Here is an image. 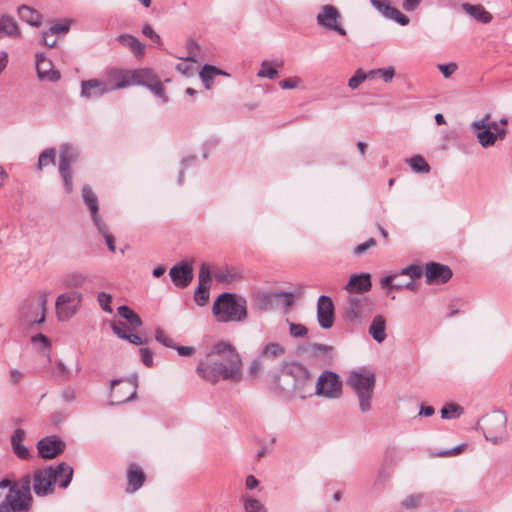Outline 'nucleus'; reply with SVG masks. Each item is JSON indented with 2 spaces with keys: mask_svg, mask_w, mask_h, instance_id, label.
I'll return each instance as SVG.
<instances>
[{
  "mask_svg": "<svg viewBox=\"0 0 512 512\" xmlns=\"http://www.w3.org/2000/svg\"><path fill=\"white\" fill-rule=\"evenodd\" d=\"M196 373L211 384L220 380L238 382L242 379L241 356L229 342L218 341L199 360Z\"/></svg>",
  "mask_w": 512,
  "mask_h": 512,
  "instance_id": "1",
  "label": "nucleus"
},
{
  "mask_svg": "<svg viewBox=\"0 0 512 512\" xmlns=\"http://www.w3.org/2000/svg\"><path fill=\"white\" fill-rule=\"evenodd\" d=\"M313 377L309 369L298 362L287 364L282 369V375L275 381L279 389L292 393L301 399L314 394L312 388Z\"/></svg>",
  "mask_w": 512,
  "mask_h": 512,
  "instance_id": "2",
  "label": "nucleus"
},
{
  "mask_svg": "<svg viewBox=\"0 0 512 512\" xmlns=\"http://www.w3.org/2000/svg\"><path fill=\"white\" fill-rule=\"evenodd\" d=\"M73 477V468L65 462L57 466L37 469L33 474V491L38 497H44L54 492V484L67 488Z\"/></svg>",
  "mask_w": 512,
  "mask_h": 512,
  "instance_id": "3",
  "label": "nucleus"
},
{
  "mask_svg": "<svg viewBox=\"0 0 512 512\" xmlns=\"http://www.w3.org/2000/svg\"><path fill=\"white\" fill-rule=\"evenodd\" d=\"M212 314L217 322H243L247 319L246 300L234 293H221L214 301Z\"/></svg>",
  "mask_w": 512,
  "mask_h": 512,
  "instance_id": "4",
  "label": "nucleus"
},
{
  "mask_svg": "<svg viewBox=\"0 0 512 512\" xmlns=\"http://www.w3.org/2000/svg\"><path fill=\"white\" fill-rule=\"evenodd\" d=\"M375 383V373L367 368H358L349 373L347 385L355 392L363 413L371 410Z\"/></svg>",
  "mask_w": 512,
  "mask_h": 512,
  "instance_id": "5",
  "label": "nucleus"
},
{
  "mask_svg": "<svg viewBox=\"0 0 512 512\" xmlns=\"http://www.w3.org/2000/svg\"><path fill=\"white\" fill-rule=\"evenodd\" d=\"M374 307L375 302L370 297L363 295L350 296L344 309V318L351 324H362L373 313Z\"/></svg>",
  "mask_w": 512,
  "mask_h": 512,
  "instance_id": "6",
  "label": "nucleus"
},
{
  "mask_svg": "<svg viewBox=\"0 0 512 512\" xmlns=\"http://www.w3.org/2000/svg\"><path fill=\"white\" fill-rule=\"evenodd\" d=\"M49 292L43 291L37 296L28 298L22 308L20 320L24 325L41 324L45 321L46 306Z\"/></svg>",
  "mask_w": 512,
  "mask_h": 512,
  "instance_id": "7",
  "label": "nucleus"
},
{
  "mask_svg": "<svg viewBox=\"0 0 512 512\" xmlns=\"http://www.w3.org/2000/svg\"><path fill=\"white\" fill-rule=\"evenodd\" d=\"M484 437L494 445L508 439L507 416L502 411H494L484 420Z\"/></svg>",
  "mask_w": 512,
  "mask_h": 512,
  "instance_id": "8",
  "label": "nucleus"
},
{
  "mask_svg": "<svg viewBox=\"0 0 512 512\" xmlns=\"http://www.w3.org/2000/svg\"><path fill=\"white\" fill-rule=\"evenodd\" d=\"M317 25L328 32L346 36L347 31L342 25V15L339 9L331 4L323 5L316 15Z\"/></svg>",
  "mask_w": 512,
  "mask_h": 512,
  "instance_id": "9",
  "label": "nucleus"
},
{
  "mask_svg": "<svg viewBox=\"0 0 512 512\" xmlns=\"http://www.w3.org/2000/svg\"><path fill=\"white\" fill-rule=\"evenodd\" d=\"M77 158L78 151L73 145L64 143L60 146L58 171L67 193H71L73 190L71 165L77 160Z\"/></svg>",
  "mask_w": 512,
  "mask_h": 512,
  "instance_id": "10",
  "label": "nucleus"
},
{
  "mask_svg": "<svg viewBox=\"0 0 512 512\" xmlns=\"http://www.w3.org/2000/svg\"><path fill=\"white\" fill-rule=\"evenodd\" d=\"M314 394L327 399H337L342 395V381L339 375L326 370L320 374L315 384Z\"/></svg>",
  "mask_w": 512,
  "mask_h": 512,
  "instance_id": "11",
  "label": "nucleus"
},
{
  "mask_svg": "<svg viewBox=\"0 0 512 512\" xmlns=\"http://www.w3.org/2000/svg\"><path fill=\"white\" fill-rule=\"evenodd\" d=\"M138 377L131 376L127 380H112L110 404L120 405L136 398Z\"/></svg>",
  "mask_w": 512,
  "mask_h": 512,
  "instance_id": "12",
  "label": "nucleus"
},
{
  "mask_svg": "<svg viewBox=\"0 0 512 512\" xmlns=\"http://www.w3.org/2000/svg\"><path fill=\"white\" fill-rule=\"evenodd\" d=\"M82 296L76 291H70L58 296L56 300L57 317L60 321L70 319L77 311Z\"/></svg>",
  "mask_w": 512,
  "mask_h": 512,
  "instance_id": "13",
  "label": "nucleus"
},
{
  "mask_svg": "<svg viewBox=\"0 0 512 512\" xmlns=\"http://www.w3.org/2000/svg\"><path fill=\"white\" fill-rule=\"evenodd\" d=\"M211 286V272L206 264H202L198 275V287L194 293L197 305L204 306L209 300Z\"/></svg>",
  "mask_w": 512,
  "mask_h": 512,
  "instance_id": "14",
  "label": "nucleus"
},
{
  "mask_svg": "<svg viewBox=\"0 0 512 512\" xmlns=\"http://www.w3.org/2000/svg\"><path fill=\"white\" fill-rule=\"evenodd\" d=\"M38 453L43 459H53L65 449V443L56 436H48L38 441Z\"/></svg>",
  "mask_w": 512,
  "mask_h": 512,
  "instance_id": "15",
  "label": "nucleus"
},
{
  "mask_svg": "<svg viewBox=\"0 0 512 512\" xmlns=\"http://www.w3.org/2000/svg\"><path fill=\"white\" fill-rule=\"evenodd\" d=\"M371 5L384 17L402 26L409 24L410 19L397 8L391 6L389 0H370Z\"/></svg>",
  "mask_w": 512,
  "mask_h": 512,
  "instance_id": "16",
  "label": "nucleus"
},
{
  "mask_svg": "<svg viewBox=\"0 0 512 512\" xmlns=\"http://www.w3.org/2000/svg\"><path fill=\"white\" fill-rule=\"evenodd\" d=\"M317 320L323 329H329L334 323V305L329 296L321 295L317 302Z\"/></svg>",
  "mask_w": 512,
  "mask_h": 512,
  "instance_id": "17",
  "label": "nucleus"
},
{
  "mask_svg": "<svg viewBox=\"0 0 512 512\" xmlns=\"http://www.w3.org/2000/svg\"><path fill=\"white\" fill-rule=\"evenodd\" d=\"M4 500L9 504L13 512H28L33 502L31 493H25L12 487Z\"/></svg>",
  "mask_w": 512,
  "mask_h": 512,
  "instance_id": "18",
  "label": "nucleus"
},
{
  "mask_svg": "<svg viewBox=\"0 0 512 512\" xmlns=\"http://www.w3.org/2000/svg\"><path fill=\"white\" fill-rule=\"evenodd\" d=\"M425 275L427 283H446L452 277V270L444 264L430 262L426 264Z\"/></svg>",
  "mask_w": 512,
  "mask_h": 512,
  "instance_id": "19",
  "label": "nucleus"
},
{
  "mask_svg": "<svg viewBox=\"0 0 512 512\" xmlns=\"http://www.w3.org/2000/svg\"><path fill=\"white\" fill-rule=\"evenodd\" d=\"M109 93L105 79H89L81 82V96L87 99H96Z\"/></svg>",
  "mask_w": 512,
  "mask_h": 512,
  "instance_id": "20",
  "label": "nucleus"
},
{
  "mask_svg": "<svg viewBox=\"0 0 512 512\" xmlns=\"http://www.w3.org/2000/svg\"><path fill=\"white\" fill-rule=\"evenodd\" d=\"M169 275L175 286L185 288L193 279V269L188 263H180L170 269Z\"/></svg>",
  "mask_w": 512,
  "mask_h": 512,
  "instance_id": "21",
  "label": "nucleus"
},
{
  "mask_svg": "<svg viewBox=\"0 0 512 512\" xmlns=\"http://www.w3.org/2000/svg\"><path fill=\"white\" fill-rule=\"evenodd\" d=\"M35 66L40 80L57 81L60 78L59 71L53 69L52 62L42 53L36 54Z\"/></svg>",
  "mask_w": 512,
  "mask_h": 512,
  "instance_id": "22",
  "label": "nucleus"
},
{
  "mask_svg": "<svg viewBox=\"0 0 512 512\" xmlns=\"http://www.w3.org/2000/svg\"><path fill=\"white\" fill-rule=\"evenodd\" d=\"M104 79L109 92L130 86L129 70L111 69L105 74Z\"/></svg>",
  "mask_w": 512,
  "mask_h": 512,
  "instance_id": "23",
  "label": "nucleus"
},
{
  "mask_svg": "<svg viewBox=\"0 0 512 512\" xmlns=\"http://www.w3.org/2000/svg\"><path fill=\"white\" fill-rule=\"evenodd\" d=\"M82 198H83L84 203L89 208L94 225L100 226V222H102L103 220L101 219V217L98 213L99 212L98 198L89 185H84L82 187Z\"/></svg>",
  "mask_w": 512,
  "mask_h": 512,
  "instance_id": "24",
  "label": "nucleus"
},
{
  "mask_svg": "<svg viewBox=\"0 0 512 512\" xmlns=\"http://www.w3.org/2000/svg\"><path fill=\"white\" fill-rule=\"evenodd\" d=\"M371 286L370 274L361 273L352 276L346 284L345 289L351 294L356 293L359 295L361 293L368 292L371 289Z\"/></svg>",
  "mask_w": 512,
  "mask_h": 512,
  "instance_id": "25",
  "label": "nucleus"
},
{
  "mask_svg": "<svg viewBox=\"0 0 512 512\" xmlns=\"http://www.w3.org/2000/svg\"><path fill=\"white\" fill-rule=\"evenodd\" d=\"M476 138L483 148H489L493 146L496 141L504 140L507 135V129L501 128V131L493 133L489 129H481L474 132Z\"/></svg>",
  "mask_w": 512,
  "mask_h": 512,
  "instance_id": "26",
  "label": "nucleus"
},
{
  "mask_svg": "<svg viewBox=\"0 0 512 512\" xmlns=\"http://www.w3.org/2000/svg\"><path fill=\"white\" fill-rule=\"evenodd\" d=\"M461 8L470 17H472L479 23L488 24L493 19L492 14L489 11H487L481 4L472 5L470 3L465 2L461 4Z\"/></svg>",
  "mask_w": 512,
  "mask_h": 512,
  "instance_id": "27",
  "label": "nucleus"
},
{
  "mask_svg": "<svg viewBox=\"0 0 512 512\" xmlns=\"http://www.w3.org/2000/svg\"><path fill=\"white\" fill-rule=\"evenodd\" d=\"M386 327L387 322L385 317L381 314H377L373 317L368 332L377 343H382L387 338Z\"/></svg>",
  "mask_w": 512,
  "mask_h": 512,
  "instance_id": "28",
  "label": "nucleus"
},
{
  "mask_svg": "<svg viewBox=\"0 0 512 512\" xmlns=\"http://www.w3.org/2000/svg\"><path fill=\"white\" fill-rule=\"evenodd\" d=\"M20 36L21 31L16 20L9 15L0 16V38H19Z\"/></svg>",
  "mask_w": 512,
  "mask_h": 512,
  "instance_id": "29",
  "label": "nucleus"
},
{
  "mask_svg": "<svg viewBox=\"0 0 512 512\" xmlns=\"http://www.w3.org/2000/svg\"><path fill=\"white\" fill-rule=\"evenodd\" d=\"M25 436L26 432L21 428L16 429L11 436L12 450L15 453V455L22 460H26L30 457L29 450L27 449V447L23 445Z\"/></svg>",
  "mask_w": 512,
  "mask_h": 512,
  "instance_id": "30",
  "label": "nucleus"
},
{
  "mask_svg": "<svg viewBox=\"0 0 512 512\" xmlns=\"http://www.w3.org/2000/svg\"><path fill=\"white\" fill-rule=\"evenodd\" d=\"M128 492H135L142 487L145 482V474L137 464H131L127 471Z\"/></svg>",
  "mask_w": 512,
  "mask_h": 512,
  "instance_id": "31",
  "label": "nucleus"
},
{
  "mask_svg": "<svg viewBox=\"0 0 512 512\" xmlns=\"http://www.w3.org/2000/svg\"><path fill=\"white\" fill-rule=\"evenodd\" d=\"M156 77L155 73L148 68L129 70L130 86L142 85L147 87Z\"/></svg>",
  "mask_w": 512,
  "mask_h": 512,
  "instance_id": "32",
  "label": "nucleus"
},
{
  "mask_svg": "<svg viewBox=\"0 0 512 512\" xmlns=\"http://www.w3.org/2000/svg\"><path fill=\"white\" fill-rule=\"evenodd\" d=\"M19 18L33 27H39L42 23V14L28 5H21L17 9Z\"/></svg>",
  "mask_w": 512,
  "mask_h": 512,
  "instance_id": "33",
  "label": "nucleus"
},
{
  "mask_svg": "<svg viewBox=\"0 0 512 512\" xmlns=\"http://www.w3.org/2000/svg\"><path fill=\"white\" fill-rule=\"evenodd\" d=\"M117 41L123 46L129 48L136 57L144 55L145 46L136 37L130 34H121L117 37Z\"/></svg>",
  "mask_w": 512,
  "mask_h": 512,
  "instance_id": "34",
  "label": "nucleus"
},
{
  "mask_svg": "<svg viewBox=\"0 0 512 512\" xmlns=\"http://www.w3.org/2000/svg\"><path fill=\"white\" fill-rule=\"evenodd\" d=\"M118 315L125 319L132 330H136L142 325L139 315L126 305L117 308Z\"/></svg>",
  "mask_w": 512,
  "mask_h": 512,
  "instance_id": "35",
  "label": "nucleus"
},
{
  "mask_svg": "<svg viewBox=\"0 0 512 512\" xmlns=\"http://www.w3.org/2000/svg\"><path fill=\"white\" fill-rule=\"evenodd\" d=\"M491 115L489 113L485 114L481 119L475 120L471 123V130L476 132L481 129H489L493 131V133H497L501 131V128L496 121H490Z\"/></svg>",
  "mask_w": 512,
  "mask_h": 512,
  "instance_id": "36",
  "label": "nucleus"
},
{
  "mask_svg": "<svg viewBox=\"0 0 512 512\" xmlns=\"http://www.w3.org/2000/svg\"><path fill=\"white\" fill-rule=\"evenodd\" d=\"M241 502L245 512H267L265 505L254 497L244 495Z\"/></svg>",
  "mask_w": 512,
  "mask_h": 512,
  "instance_id": "37",
  "label": "nucleus"
},
{
  "mask_svg": "<svg viewBox=\"0 0 512 512\" xmlns=\"http://www.w3.org/2000/svg\"><path fill=\"white\" fill-rule=\"evenodd\" d=\"M425 500L424 493H414L406 496L401 502L400 506L404 510H413L420 507Z\"/></svg>",
  "mask_w": 512,
  "mask_h": 512,
  "instance_id": "38",
  "label": "nucleus"
},
{
  "mask_svg": "<svg viewBox=\"0 0 512 512\" xmlns=\"http://www.w3.org/2000/svg\"><path fill=\"white\" fill-rule=\"evenodd\" d=\"M87 281V276L80 272L68 273L63 278L65 286L70 288H78L83 286Z\"/></svg>",
  "mask_w": 512,
  "mask_h": 512,
  "instance_id": "39",
  "label": "nucleus"
},
{
  "mask_svg": "<svg viewBox=\"0 0 512 512\" xmlns=\"http://www.w3.org/2000/svg\"><path fill=\"white\" fill-rule=\"evenodd\" d=\"M56 149L48 148L42 151L38 157L37 168L42 170L50 164H55Z\"/></svg>",
  "mask_w": 512,
  "mask_h": 512,
  "instance_id": "40",
  "label": "nucleus"
},
{
  "mask_svg": "<svg viewBox=\"0 0 512 512\" xmlns=\"http://www.w3.org/2000/svg\"><path fill=\"white\" fill-rule=\"evenodd\" d=\"M196 62L194 56L186 57L183 62L176 65V70L182 75L190 76L195 71L194 64H196Z\"/></svg>",
  "mask_w": 512,
  "mask_h": 512,
  "instance_id": "41",
  "label": "nucleus"
},
{
  "mask_svg": "<svg viewBox=\"0 0 512 512\" xmlns=\"http://www.w3.org/2000/svg\"><path fill=\"white\" fill-rule=\"evenodd\" d=\"M410 167L418 173H428L430 171V166L426 162V160L422 156H413L409 160Z\"/></svg>",
  "mask_w": 512,
  "mask_h": 512,
  "instance_id": "42",
  "label": "nucleus"
},
{
  "mask_svg": "<svg viewBox=\"0 0 512 512\" xmlns=\"http://www.w3.org/2000/svg\"><path fill=\"white\" fill-rule=\"evenodd\" d=\"M463 409L457 404H447L441 409V417L443 419H453L461 415Z\"/></svg>",
  "mask_w": 512,
  "mask_h": 512,
  "instance_id": "43",
  "label": "nucleus"
},
{
  "mask_svg": "<svg viewBox=\"0 0 512 512\" xmlns=\"http://www.w3.org/2000/svg\"><path fill=\"white\" fill-rule=\"evenodd\" d=\"M257 76L261 78L275 79L278 76V71L269 61H263Z\"/></svg>",
  "mask_w": 512,
  "mask_h": 512,
  "instance_id": "44",
  "label": "nucleus"
},
{
  "mask_svg": "<svg viewBox=\"0 0 512 512\" xmlns=\"http://www.w3.org/2000/svg\"><path fill=\"white\" fill-rule=\"evenodd\" d=\"M147 88L158 98L162 100L163 103L168 102V98L165 95V90L163 84L160 82V80L156 77L154 81L151 82L150 85L147 86Z\"/></svg>",
  "mask_w": 512,
  "mask_h": 512,
  "instance_id": "45",
  "label": "nucleus"
},
{
  "mask_svg": "<svg viewBox=\"0 0 512 512\" xmlns=\"http://www.w3.org/2000/svg\"><path fill=\"white\" fill-rule=\"evenodd\" d=\"M284 353V348L278 343H269L262 350L263 357H277Z\"/></svg>",
  "mask_w": 512,
  "mask_h": 512,
  "instance_id": "46",
  "label": "nucleus"
},
{
  "mask_svg": "<svg viewBox=\"0 0 512 512\" xmlns=\"http://www.w3.org/2000/svg\"><path fill=\"white\" fill-rule=\"evenodd\" d=\"M98 231L103 235L106 245L111 252H115V240L114 237L108 232L107 225L102 221L100 226H96Z\"/></svg>",
  "mask_w": 512,
  "mask_h": 512,
  "instance_id": "47",
  "label": "nucleus"
},
{
  "mask_svg": "<svg viewBox=\"0 0 512 512\" xmlns=\"http://www.w3.org/2000/svg\"><path fill=\"white\" fill-rule=\"evenodd\" d=\"M54 376L62 381H67L71 378V372L61 361H57L55 364Z\"/></svg>",
  "mask_w": 512,
  "mask_h": 512,
  "instance_id": "48",
  "label": "nucleus"
},
{
  "mask_svg": "<svg viewBox=\"0 0 512 512\" xmlns=\"http://www.w3.org/2000/svg\"><path fill=\"white\" fill-rule=\"evenodd\" d=\"M332 349V346L319 343H314L309 346V352L313 356L327 355Z\"/></svg>",
  "mask_w": 512,
  "mask_h": 512,
  "instance_id": "49",
  "label": "nucleus"
},
{
  "mask_svg": "<svg viewBox=\"0 0 512 512\" xmlns=\"http://www.w3.org/2000/svg\"><path fill=\"white\" fill-rule=\"evenodd\" d=\"M400 460V453L395 449H390L385 452L383 464L391 468L392 465H396Z\"/></svg>",
  "mask_w": 512,
  "mask_h": 512,
  "instance_id": "50",
  "label": "nucleus"
},
{
  "mask_svg": "<svg viewBox=\"0 0 512 512\" xmlns=\"http://www.w3.org/2000/svg\"><path fill=\"white\" fill-rule=\"evenodd\" d=\"M97 300L99 302V305L105 312L112 313L113 310L110 305L112 301V296L110 294L106 292H101L98 294Z\"/></svg>",
  "mask_w": 512,
  "mask_h": 512,
  "instance_id": "51",
  "label": "nucleus"
},
{
  "mask_svg": "<svg viewBox=\"0 0 512 512\" xmlns=\"http://www.w3.org/2000/svg\"><path fill=\"white\" fill-rule=\"evenodd\" d=\"M401 275H407L414 281L417 278H420L422 275V269L418 265H409L403 268L400 272Z\"/></svg>",
  "mask_w": 512,
  "mask_h": 512,
  "instance_id": "52",
  "label": "nucleus"
},
{
  "mask_svg": "<svg viewBox=\"0 0 512 512\" xmlns=\"http://www.w3.org/2000/svg\"><path fill=\"white\" fill-rule=\"evenodd\" d=\"M368 78V75L365 74L362 70H357L355 74L349 79L348 86L351 89H356L362 82H364Z\"/></svg>",
  "mask_w": 512,
  "mask_h": 512,
  "instance_id": "53",
  "label": "nucleus"
},
{
  "mask_svg": "<svg viewBox=\"0 0 512 512\" xmlns=\"http://www.w3.org/2000/svg\"><path fill=\"white\" fill-rule=\"evenodd\" d=\"M289 332L291 336L299 338L304 337L308 333V329L302 324L290 323Z\"/></svg>",
  "mask_w": 512,
  "mask_h": 512,
  "instance_id": "54",
  "label": "nucleus"
},
{
  "mask_svg": "<svg viewBox=\"0 0 512 512\" xmlns=\"http://www.w3.org/2000/svg\"><path fill=\"white\" fill-rule=\"evenodd\" d=\"M391 473V468L382 463L380 469L378 470L375 483L382 484L386 482L390 478Z\"/></svg>",
  "mask_w": 512,
  "mask_h": 512,
  "instance_id": "55",
  "label": "nucleus"
},
{
  "mask_svg": "<svg viewBox=\"0 0 512 512\" xmlns=\"http://www.w3.org/2000/svg\"><path fill=\"white\" fill-rule=\"evenodd\" d=\"M12 488H16L25 493H31V477L30 475H25L20 479L18 483H14Z\"/></svg>",
  "mask_w": 512,
  "mask_h": 512,
  "instance_id": "56",
  "label": "nucleus"
},
{
  "mask_svg": "<svg viewBox=\"0 0 512 512\" xmlns=\"http://www.w3.org/2000/svg\"><path fill=\"white\" fill-rule=\"evenodd\" d=\"M464 447H465V445L462 444V445L455 446L451 449L441 450L436 453H432L431 455L433 457H449V456L459 454L463 450Z\"/></svg>",
  "mask_w": 512,
  "mask_h": 512,
  "instance_id": "57",
  "label": "nucleus"
},
{
  "mask_svg": "<svg viewBox=\"0 0 512 512\" xmlns=\"http://www.w3.org/2000/svg\"><path fill=\"white\" fill-rule=\"evenodd\" d=\"M155 339L161 343L162 345L166 346V347H169V348H173L174 347V343L172 341V339L170 337H168L165 332L158 328L156 330V333H155Z\"/></svg>",
  "mask_w": 512,
  "mask_h": 512,
  "instance_id": "58",
  "label": "nucleus"
},
{
  "mask_svg": "<svg viewBox=\"0 0 512 512\" xmlns=\"http://www.w3.org/2000/svg\"><path fill=\"white\" fill-rule=\"evenodd\" d=\"M69 22H66V23H58V24H54L52 25L48 32L54 36V35H60V34H66L68 31H69Z\"/></svg>",
  "mask_w": 512,
  "mask_h": 512,
  "instance_id": "59",
  "label": "nucleus"
},
{
  "mask_svg": "<svg viewBox=\"0 0 512 512\" xmlns=\"http://www.w3.org/2000/svg\"><path fill=\"white\" fill-rule=\"evenodd\" d=\"M142 33H143L144 36H146L149 39H151L157 45H161V38H160V36L153 30V28L149 24H145L143 26Z\"/></svg>",
  "mask_w": 512,
  "mask_h": 512,
  "instance_id": "60",
  "label": "nucleus"
},
{
  "mask_svg": "<svg viewBox=\"0 0 512 512\" xmlns=\"http://www.w3.org/2000/svg\"><path fill=\"white\" fill-rule=\"evenodd\" d=\"M376 71H378V75H380L386 83L391 82L395 75V70L391 66L387 68H378Z\"/></svg>",
  "mask_w": 512,
  "mask_h": 512,
  "instance_id": "61",
  "label": "nucleus"
},
{
  "mask_svg": "<svg viewBox=\"0 0 512 512\" xmlns=\"http://www.w3.org/2000/svg\"><path fill=\"white\" fill-rule=\"evenodd\" d=\"M111 329L121 339L128 334L126 324L121 321L112 323Z\"/></svg>",
  "mask_w": 512,
  "mask_h": 512,
  "instance_id": "62",
  "label": "nucleus"
},
{
  "mask_svg": "<svg viewBox=\"0 0 512 512\" xmlns=\"http://www.w3.org/2000/svg\"><path fill=\"white\" fill-rule=\"evenodd\" d=\"M300 82H301V79L299 77H291V78L281 80L279 82V86L282 89H294L299 85Z\"/></svg>",
  "mask_w": 512,
  "mask_h": 512,
  "instance_id": "63",
  "label": "nucleus"
},
{
  "mask_svg": "<svg viewBox=\"0 0 512 512\" xmlns=\"http://www.w3.org/2000/svg\"><path fill=\"white\" fill-rule=\"evenodd\" d=\"M376 245V241L374 238L368 239L366 242L357 245L354 248V254L355 255H361L362 253L366 252L368 249L374 247Z\"/></svg>",
  "mask_w": 512,
  "mask_h": 512,
  "instance_id": "64",
  "label": "nucleus"
}]
</instances>
